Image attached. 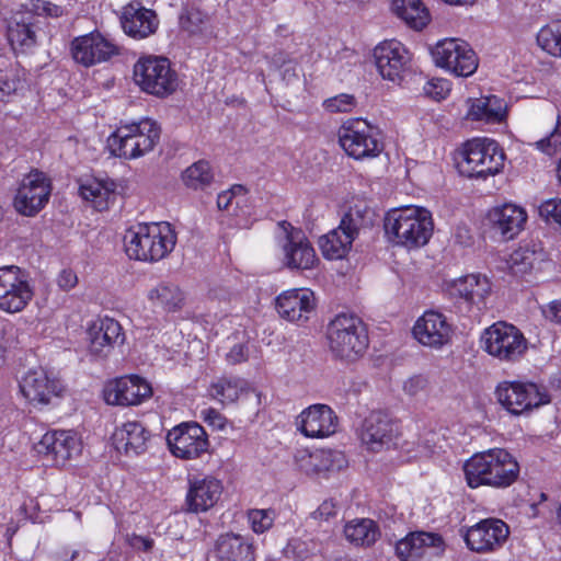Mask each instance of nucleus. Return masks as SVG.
I'll return each instance as SVG.
<instances>
[{
  "instance_id": "36",
  "label": "nucleus",
  "mask_w": 561,
  "mask_h": 561,
  "mask_svg": "<svg viewBox=\"0 0 561 561\" xmlns=\"http://www.w3.org/2000/svg\"><path fill=\"white\" fill-rule=\"evenodd\" d=\"M148 300L154 308L165 312H175L184 306L185 296L178 285L160 283L148 291Z\"/></svg>"
},
{
  "instance_id": "2",
  "label": "nucleus",
  "mask_w": 561,
  "mask_h": 561,
  "mask_svg": "<svg viewBox=\"0 0 561 561\" xmlns=\"http://www.w3.org/2000/svg\"><path fill=\"white\" fill-rule=\"evenodd\" d=\"M434 230L432 214L414 205L391 209L385 218L389 240L407 249L421 248L430 241Z\"/></svg>"
},
{
  "instance_id": "16",
  "label": "nucleus",
  "mask_w": 561,
  "mask_h": 561,
  "mask_svg": "<svg viewBox=\"0 0 561 561\" xmlns=\"http://www.w3.org/2000/svg\"><path fill=\"white\" fill-rule=\"evenodd\" d=\"M51 186L49 180L43 172L37 170L25 175L14 197L15 210L27 217L39 213L48 203Z\"/></svg>"
},
{
  "instance_id": "25",
  "label": "nucleus",
  "mask_w": 561,
  "mask_h": 561,
  "mask_svg": "<svg viewBox=\"0 0 561 561\" xmlns=\"http://www.w3.org/2000/svg\"><path fill=\"white\" fill-rule=\"evenodd\" d=\"M399 434L398 424L387 414L373 412L363 424L362 442L371 451H380L397 445Z\"/></svg>"
},
{
  "instance_id": "49",
  "label": "nucleus",
  "mask_w": 561,
  "mask_h": 561,
  "mask_svg": "<svg viewBox=\"0 0 561 561\" xmlns=\"http://www.w3.org/2000/svg\"><path fill=\"white\" fill-rule=\"evenodd\" d=\"M248 190L241 184H234L229 190L224 191L217 196V207L219 210H229L236 199L237 206L245 201Z\"/></svg>"
},
{
  "instance_id": "55",
  "label": "nucleus",
  "mask_w": 561,
  "mask_h": 561,
  "mask_svg": "<svg viewBox=\"0 0 561 561\" xmlns=\"http://www.w3.org/2000/svg\"><path fill=\"white\" fill-rule=\"evenodd\" d=\"M248 357H249L248 347L242 343L233 345L230 348V351L226 354V359L231 365H237V364L243 363V362L248 360Z\"/></svg>"
},
{
  "instance_id": "12",
  "label": "nucleus",
  "mask_w": 561,
  "mask_h": 561,
  "mask_svg": "<svg viewBox=\"0 0 561 561\" xmlns=\"http://www.w3.org/2000/svg\"><path fill=\"white\" fill-rule=\"evenodd\" d=\"M278 225L284 231L279 241L283 265L290 271L312 270L319 259L304 231L285 220Z\"/></svg>"
},
{
  "instance_id": "34",
  "label": "nucleus",
  "mask_w": 561,
  "mask_h": 561,
  "mask_svg": "<svg viewBox=\"0 0 561 561\" xmlns=\"http://www.w3.org/2000/svg\"><path fill=\"white\" fill-rule=\"evenodd\" d=\"M209 396L222 404H231L254 393L260 401V393L243 378L222 376L214 380L208 388Z\"/></svg>"
},
{
  "instance_id": "48",
  "label": "nucleus",
  "mask_w": 561,
  "mask_h": 561,
  "mask_svg": "<svg viewBox=\"0 0 561 561\" xmlns=\"http://www.w3.org/2000/svg\"><path fill=\"white\" fill-rule=\"evenodd\" d=\"M451 83L447 79L435 78L427 81L423 87V93L433 102H442L450 93Z\"/></svg>"
},
{
  "instance_id": "29",
  "label": "nucleus",
  "mask_w": 561,
  "mask_h": 561,
  "mask_svg": "<svg viewBox=\"0 0 561 561\" xmlns=\"http://www.w3.org/2000/svg\"><path fill=\"white\" fill-rule=\"evenodd\" d=\"M222 490L221 481L215 477L205 476L190 479L186 494L187 511L192 513L207 512L216 505Z\"/></svg>"
},
{
  "instance_id": "38",
  "label": "nucleus",
  "mask_w": 561,
  "mask_h": 561,
  "mask_svg": "<svg viewBox=\"0 0 561 561\" xmlns=\"http://www.w3.org/2000/svg\"><path fill=\"white\" fill-rule=\"evenodd\" d=\"M307 465L301 467L308 473H321L325 471L341 470L346 466V459L342 451L333 449H319L306 458Z\"/></svg>"
},
{
  "instance_id": "23",
  "label": "nucleus",
  "mask_w": 561,
  "mask_h": 561,
  "mask_svg": "<svg viewBox=\"0 0 561 561\" xmlns=\"http://www.w3.org/2000/svg\"><path fill=\"white\" fill-rule=\"evenodd\" d=\"M90 353L99 357H107L116 346L125 342V333L118 321L113 318H100L88 329Z\"/></svg>"
},
{
  "instance_id": "13",
  "label": "nucleus",
  "mask_w": 561,
  "mask_h": 561,
  "mask_svg": "<svg viewBox=\"0 0 561 561\" xmlns=\"http://www.w3.org/2000/svg\"><path fill=\"white\" fill-rule=\"evenodd\" d=\"M435 65L445 68L457 77H469L478 68V57L468 43L457 38H446L432 50Z\"/></svg>"
},
{
  "instance_id": "10",
  "label": "nucleus",
  "mask_w": 561,
  "mask_h": 561,
  "mask_svg": "<svg viewBox=\"0 0 561 561\" xmlns=\"http://www.w3.org/2000/svg\"><path fill=\"white\" fill-rule=\"evenodd\" d=\"M337 136L345 153L356 160L375 158L382 151L377 129L365 119H347L339 128Z\"/></svg>"
},
{
  "instance_id": "40",
  "label": "nucleus",
  "mask_w": 561,
  "mask_h": 561,
  "mask_svg": "<svg viewBox=\"0 0 561 561\" xmlns=\"http://www.w3.org/2000/svg\"><path fill=\"white\" fill-rule=\"evenodd\" d=\"M182 181L187 188L205 191L214 182V171L206 160H198L182 172Z\"/></svg>"
},
{
  "instance_id": "17",
  "label": "nucleus",
  "mask_w": 561,
  "mask_h": 561,
  "mask_svg": "<svg viewBox=\"0 0 561 561\" xmlns=\"http://www.w3.org/2000/svg\"><path fill=\"white\" fill-rule=\"evenodd\" d=\"M510 536V527L499 518H485L467 528L463 540L478 553L493 552L501 548Z\"/></svg>"
},
{
  "instance_id": "35",
  "label": "nucleus",
  "mask_w": 561,
  "mask_h": 561,
  "mask_svg": "<svg viewBox=\"0 0 561 561\" xmlns=\"http://www.w3.org/2000/svg\"><path fill=\"white\" fill-rule=\"evenodd\" d=\"M392 11L416 31L423 30L431 20L430 12L421 0H392Z\"/></svg>"
},
{
  "instance_id": "58",
  "label": "nucleus",
  "mask_w": 561,
  "mask_h": 561,
  "mask_svg": "<svg viewBox=\"0 0 561 561\" xmlns=\"http://www.w3.org/2000/svg\"><path fill=\"white\" fill-rule=\"evenodd\" d=\"M77 274L69 268L62 270L57 277V284L59 288L66 291L72 289L77 285Z\"/></svg>"
},
{
  "instance_id": "60",
  "label": "nucleus",
  "mask_w": 561,
  "mask_h": 561,
  "mask_svg": "<svg viewBox=\"0 0 561 561\" xmlns=\"http://www.w3.org/2000/svg\"><path fill=\"white\" fill-rule=\"evenodd\" d=\"M87 553L80 550L70 551L68 548H64L58 552L60 561H80L81 557H85Z\"/></svg>"
},
{
  "instance_id": "1",
  "label": "nucleus",
  "mask_w": 561,
  "mask_h": 561,
  "mask_svg": "<svg viewBox=\"0 0 561 561\" xmlns=\"http://www.w3.org/2000/svg\"><path fill=\"white\" fill-rule=\"evenodd\" d=\"M465 480L470 489L491 486L504 489L518 478L517 460L503 448L476 453L462 466Z\"/></svg>"
},
{
  "instance_id": "19",
  "label": "nucleus",
  "mask_w": 561,
  "mask_h": 561,
  "mask_svg": "<svg viewBox=\"0 0 561 561\" xmlns=\"http://www.w3.org/2000/svg\"><path fill=\"white\" fill-rule=\"evenodd\" d=\"M296 426L305 437L327 438L336 433L339 417L330 405L316 403L299 413Z\"/></svg>"
},
{
  "instance_id": "31",
  "label": "nucleus",
  "mask_w": 561,
  "mask_h": 561,
  "mask_svg": "<svg viewBox=\"0 0 561 561\" xmlns=\"http://www.w3.org/2000/svg\"><path fill=\"white\" fill-rule=\"evenodd\" d=\"M113 439L118 451L138 456L148 449L151 433L141 422L128 421L115 430Z\"/></svg>"
},
{
  "instance_id": "26",
  "label": "nucleus",
  "mask_w": 561,
  "mask_h": 561,
  "mask_svg": "<svg viewBox=\"0 0 561 561\" xmlns=\"http://www.w3.org/2000/svg\"><path fill=\"white\" fill-rule=\"evenodd\" d=\"M119 20L125 34L135 39L149 37L159 26L157 13L144 7L140 1H131L124 5Z\"/></svg>"
},
{
  "instance_id": "9",
  "label": "nucleus",
  "mask_w": 561,
  "mask_h": 561,
  "mask_svg": "<svg viewBox=\"0 0 561 561\" xmlns=\"http://www.w3.org/2000/svg\"><path fill=\"white\" fill-rule=\"evenodd\" d=\"M499 404L512 415H522L549 402L547 392L535 382L504 380L494 391Z\"/></svg>"
},
{
  "instance_id": "5",
  "label": "nucleus",
  "mask_w": 561,
  "mask_h": 561,
  "mask_svg": "<svg viewBox=\"0 0 561 561\" xmlns=\"http://www.w3.org/2000/svg\"><path fill=\"white\" fill-rule=\"evenodd\" d=\"M160 127L146 118L118 127L108 138L107 148L112 156L133 160L150 152L160 139Z\"/></svg>"
},
{
  "instance_id": "57",
  "label": "nucleus",
  "mask_w": 561,
  "mask_h": 561,
  "mask_svg": "<svg viewBox=\"0 0 561 561\" xmlns=\"http://www.w3.org/2000/svg\"><path fill=\"white\" fill-rule=\"evenodd\" d=\"M543 317L557 324H561V299L553 300L541 308Z\"/></svg>"
},
{
  "instance_id": "7",
  "label": "nucleus",
  "mask_w": 561,
  "mask_h": 561,
  "mask_svg": "<svg viewBox=\"0 0 561 561\" xmlns=\"http://www.w3.org/2000/svg\"><path fill=\"white\" fill-rule=\"evenodd\" d=\"M481 347L500 362L516 363L526 354L528 341L518 328L499 321L482 332Z\"/></svg>"
},
{
  "instance_id": "30",
  "label": "nucleus",
  "mask_w": 561,
  "mask_h": 561,
  "mask_svg": "<svg viewBox=\"0 0 561 561\" xmlns=\"http://www.w3.org/2000/svg\"><path fill=\"white\" fill-rule=\"evenodd\" d=\"M491 291V285L485 276L470 274L455 279L449 286L450 296L458 302H463L468 309L476 306L481 309Z\"/></svg>"
},
{
  "instance_id": "42",
  "label": "nucleus",
  "mask_w": 561,
  "mask_h": 561,
  "mask_svg": "<svg viewBox=\"0 0 561 561\" xmlns=\"http://www.w3.org/2000/svg\"><path fill=\"white\" fill-rule=\"evenodd\" d=\"M80 194L85 201L91 202L99 211L106 209L110 199L114 198V190L98 181L81 185Z\"/></svg>"
},
{
  "instance_id": "11",
  "label": "nucleus",
  "mask_w": 561,
  "mask_h": 561,
  "mask_svg": "<svg viewBox=\"0 0 561 561\" xmlns=\"http://www.w3.org/2000/svg\"><path fill=\"white\" fill-rule=\"evenodd\" d=\"M28 274L19 266L0 267V310L5 313L23 311L34 297Z\"/></svg>"
},
{
  "instance_id": "14",
  "label": "nucleus",
  "mask_w": 561,
  "mask_h": 561,
  "mask_svg": "<svg viewBox=\"0 0 561 561\" xmlns=\"http://www.w3.org/2000/svg\"><path fill=\"white\" fill-rule=\"evenodd\" d=\"M35 450L45 461L64 466L81 454L82 442L71 430H53L42 436Z\"/></svg>"
},
{
  "instance_id": "46",
  "label": "nucleus",
  "mask_w": 561,
  "mask_h": 561,
  "mask_svg": "<svg viewBox=\"0 0 561 561\" xmlns=\"http://www.w3.org/2000/svg\"><path fill=\"white\" fill-rule=\"evenodd\" d=\"M208 23L207 14L196 8L186 9L180 15V25L182 30L190 34H199L206 28Z\"/></svg>"
},
{
  "instance_id": "63",
  "label": "nucleus",
  "mask_w": 561,
  "mask_h": 561,
  "mask_svg": "<svg viewBox=\"0 0 561 561\" xmlns=\"http://www.w3.org/2000/svg\"><path fill=\"white\" fill-rule=\"evenodd\" d=\"M444 2L453 5H467L473 4L477 0H443Z\"/></svg>"
},
{
  "instance_id": "18",
  "label": "nucleus",
  "mask_w": 561,
  "mask_h": 561,
  "mask_svg": "<svg viewBox=\"0 0 561 561\" xmlns=\"http://www.w3.org/2000/svg\"><path fill=\"white\" fill-rule=\"evenodd\" d=\"M71 54L77 62L90 67L118 55L119 47L100 32H91L71 42Z\"/></svg>"
},
{
  "instance_id": "27",
  "label": "nucleus",
  "mask_w": 561,
  "mask_h": 561,
  "mask_svg": "<svg viewBox=\"0 0 561 561\" xmlns=\"http://www.w3.org/2000/svg\"><path fill=\"white\" fill-rule=\"evenodd\" d=\"M23 397L33 404H49L53 398L60 397L64 386L43 369L30 370L20 382Z\"/></svg>"
},
{
  "instance_id": "50",
  "label": "nucleus",
  "mask_w": 561,
  "mask_h": 561,
  "mask_svg": "<svg viewBox=\"0 0 561 561\" xmlns=\"http://www.w3.org/2000/svg\"><path fill=\"white\" fill-rule=\"evenodd\" d=\"M536 147L551 156L561 148V116L557 115V124L553 131L546 138H542L536 142Z\"/></svg>"
},
{
  "instance_id": "22",
  "label": "nucleus",
  "mask_w": 561,
  "mask_h": 561,
  "mask_svg": "<svg viewBox=\"0 0 561 561\" xmlns=\"http://www.w3.org/2000/svg\"><path fill=\"white\" fill-rule=\"evenodd\" d=\"M278 316L293 323L304 324L316 308V298L308 288L284 290L275 299Z\"/></svg>"
},
{
  "instance_id": "56",
  "label": "nucleus",
  "mask_w": 561,
  "mask_h": 561,
  "mask_svg": "<svg viewBox=\"0 0 561 561\" xmlns=\"http://www.w3.org/2000/svg\"><path fill=\"white\" fill-rule=\"evenodd\" d=\"M426 386L427 379L422 375H415L404 382L403 389L408 394L415 396L423 391Z\"/></svg>"
},
{
  "instance_id": "62",
  "label": "nucleus",
  "mask_w": 561,
  "mask_h": 561,
  "mask_svg": "<svg viewBox=\"0 0 561 561\" xmlns=\"http://www.w3.org/2000/svg\"><path fill=\"white\" fill-rule=\"evenodd\" d=\"M354 102V96L351 94L342 93L340 95L329 98L323 102V105H351Z\"/></svg>"
},
{
  "instance_id": "33",
  "label": "nucleus",
  "mask_w": 561,
  "mask_h": 561,
  "mask_svg": "<svg viewBox=\"0 0 561 561\" xmlns=\"http://www.w3.org/2000/svg\"><path fill=\"white\" fill-rule=\"evenodd\" d=\"M492 228L505 239H513L522 231L527 220L524 208L514 204H504L492 208L488 214Z\"/></svg>"
},
{
  "instance_id": "53",
  "label": "nucleus",
  "mask_w": 561,
  "mask_h": 561,
  "mask_svg": "<svg viewBox=\"0 0 561 561\" xmlns=\"http://www.w3.org/2000/svg\"><path fill=\"white\" fill-rule=\"evenodd\" d=\"M202 419L205 423L208 425L217 428V430H224L227 423L226 417L218 412L216 409L208 408L204 409L202 412Z\"/></svg>"
},
{
  "instance_id": "6",
  "label": "nucleus",
  "mask_w": 561,
  "mask_h": 561,
  "mask_svg": "<svg viewBox=\"0 0 561 561\" xmlns=\"http://www.w3.org/2000/svg\"><path fill=\"white\" fill-rule=\"evenodd\" d=\"M134 80L144 92L160 99L174 94L181 83L170 60L161 56L139 58L134 66Z\"/></svg>"
},
{
  "instance_id": "15",
  "label": "nucleus",
  "mask_w": 561,
  "mask_h": 561,
  "mask_svg": "<svg viewBox=\"0 0 561 561\" xmlns=\"http://www.w3.org/2000/svg\"><path fill=\"white\" fill-rule=\"evenodd\" d=\"M167 443L173 456L185 460L201 457L209 447L207 433L195 422L174 426L168 432Z\"/></svg>"
},
{
  "instance_id": "4",
  "label": "nucleus",
  "mask_w": 561,
  "mask_h": 561,
  "mask_svg": "<svg viewBox=\"0 0 561 561\" xmlns=\"http://www.w3.org/2000/svg\"><path fill=\"white\" fill-rule=\"evenodd\" d=\"M329 348L341 360L353 363L368 348L369 337L363 320L353 313H339L327 328Z\"/></svg>"
},
{
  "instance_id": "44",
  "label": "nucleus",
  "mask_w": 561,
  "mask_h": 561,
  "mask_svg": "<svg viewBox=\"0 0 561 561\" xmlns=\"http://www.w3.org/2000/svg\"><path fill=\"white\" fill-rule=\"evenodd\" d=\"M7 36L14 50L23 51L35 44V32L24 22L10 23Z\"/></svg>"
},
{
  "instance_id": "59",
  "label": "nucleus",
  "mask_w": 561,
  "mask_h": 561,
  "mask_svg": "<svg viewBox=\"0 0 561 561\" xmlns=\"http://www.w3.org/2000/svg\"><path fill=\"white\" fill-rule=\"evenodd\" d=\"M15 91V83L7 78L0 77V102H8L5 96H9Z\"/></svg>"
},
{
  "instance_id": "64",
  "label": "nucleus",
  "mask_w": 561,
  "mask_h": 561,
  "mask_svg": "<svg viewBox=\"0 0 561 561\" xmlns=\"http://www.w3.org/2000/svg\"><path fill=\"white\" fill-rule=\"evenodd\" d=\"M138 540L141 542L142 545V549L145 551H149L151 550L152 546H153V541L149 538H144V537H139Z\"/></svg>"
},
{
  "instance_id": "21",
  "label": "nucleus",
  "mask_w": 561,
  "mask_h": 561,
  "mask_svg": "<svg viewBox=\"0 0 561 561\" xmlns=\"http://www.w3.org/2000/svg\"><path fill=\"white\" fill-rule=\"evenodd\" d=\"M152 393L150 385L139 376H126L107 382L103 397L111 405H137Z\"/></svg>"
},
{
  "instance_id": "52",
  "label": "nucleus",
  "mask_w": 561,
  "mask_h": 561,
  "mask_svg": "<svg viewBox=\"0 0 561 561\" xmlns=\"http://www.w3.org/2000/svg\"><path fill=\"white\" fill-rule=\"evenodd\" d=\"M31 10L37 15L51 18H58L64 13V9L60 5L46 0H31Z\"/></svg>"
},
{
  "instance_id": "47",
  "label": "nucleus",
  "mask_w": 561,
  "mask_h": 561,
  "mask_svg": "<svg viewBox=\"0 0 561 561\" xmlns=\"http://www.w3.org/2000/svg\"><path fill=\"white\" fill-rule=\"evenodd\" d=\"M508 107H470L467 118L485 124H500L506 119Z\"/></svg>"
},
{
  "instance_id": "8",
  "label": "nucleus",
  "mask_w": 561,
  "mask_h": 561,
  "mask_svg": "<svg viewBox=\"0 0 561 561\" xmlns=\"http://www.w3.org/2000/svg\"><path fill=\"white\" fill-rule=\"evenodd\" d=\"M461 173L468 178L485 179L499 173L504 165V152L495 140L474 138L462 149Z\"/></svg>"
},
{
  "instance_id": "20",
  "label": "nucleus",
  "mask_w": 561,
  "mask_h": 561,
  "mask_svg": "<svg viewBox=\"0 0 561 561\" xmlns=\"http://www.w3.org/2000/svg\"><path fill=\"white\" fill-rule=\"evenodd\" d=\"M453 332V324L445 314L436 310L425 311L412 329L413 336L420 344L436 350L450 342Z\"/></svg>"
},
{
  "instance_id": "24",
  "label": "nucleus",
  "mask_w": 561,
  "mask_h": 561,
  "mask_svg": "<svg viewBox=\"0 0 561 561\" xmlns=\"http://www.w3.org/2000/svg\"><path fill=\"white\" fill-rule=\"evenodd\" d=\"M374 57L381 77L393 82L401 80L411 59L407 48L396 39L376 46Z\"/></svg>"
},
{
  "instance_id": "37",
  "label": "nucleus",
  "mask_w": 561,
  "mask_h": 561,
  "mask_svg": "<svg viewBox=\"0 0 561 561\" xmlns=\"http://www.w3.org/2000/svg\"><path fill=\"white\" fill-rule=\"evenodd\" d=\"M354 240L355 238L352 237L351 232H347L343 227L339 226L322 236L319 244L324 257L329 260H341L348 253Z\"/></svg>"
},
{
  "instance_id": "39",
  "label": "nucleus",
  "mask_w": 561,
  "mask_h": 561,
  "mask_svg": "<svg viewBox=\"0 0 561 561\" xmlns=\"http://www.w3.org/2000/svg\"><path fill=\"white\" fill-rule=\"evenodd\" d=\"M345 538L355 546L369 547L380 536L378 525L369 518H356L344 526Z\"/></svg>"
},
{
  "instance_id": "45",
  "label": "nucleus",
  "mask_w": 561,
  "mask_h": 561,
  "mask_svg": "<svg viewBox=\"0 0 561 561\" xmlns=\"http://www.w3.org/2000/svg\"><path fill=\"white\" fill-rule=\"evenodd\" d=\"M276 512L272 508H251L247 512V520L253 533L261 535L270 530L275 522Z\"/></svg>"
},
{
  "instance_id": "41",
  "label": "nucleus",
  "mask_w": 561,
  "mask_h": 561,
  "mask_svg": "<svg viewBox=\"0 0 561 561\" xmlns=\"http://www.w3.org/2000/svg\"><path fill=\"white\" fill-rule=\"evenodd\" d=\"M375 214L365 203L354 204L348 208L341 219L340 226L352 237L356 238L360 229L370 227L374 222Z\"/></svg>"
},
{
  "instance_id": "54",
  "label": "nucleus",
  "mask_w": 561,
  "mask_h": 561,
  "mask_svg": "<svg viewBox=\"0 0 561 561\" xmlns=\"http://www.w3.org/2000/svg\"><path fill=\"white\" fill-rule=\"evenodd\" d=\"M336 514V503L333 500L323 501L319 507L311 514V518L328 520Z\"/></svg>"
},
{
  "instance_id": "32",
  "label": "nucleus",
  "mask_w": 561,
  "mask_h": 561,
  "mask_svg": "<svg viewBox=\"0 0 561 561\" xmlns=\"http://www.w3.org/2000/svg\"><path fill=\"white\" fill-rule=\"evenodd\" d=\"M254 552L252 539L240 534H221L215 542L218 561H254Z\"/></svg>"
},
{
  "instance_id": "51",
  "label": "nucleus",
  "mask_w": 561,
  "mask_h": 561,
  "mask_svg": "<svg viewBox=\"0 0 561 561\" xmlns=\"http://www.w3.org/2000/svg\"><path fill=\"white\" fill-rule=\"evenodd\" d=\"M538 211L546 222L557 224L561 227V198H549L542 202Z\"/></svg>"
},
{
  "instance_id": "28",
  "label": "nucleus",
  "mask_w": 561,
  "mask_h": 561,
  "mask_svg": "<svg viewBox=\"0 0 561 561\" xmlns=\"http://www.w3.org/2000/svg\"><path fill=\"white\" fill-rule=\"evenodd\" d=\"M443 550V537L427 531H412L396 545V553L401 561H417L425 556H437Z\"/></svg>"
},
{
  "instance_id": "43",
  "label": "nucleus",
  "mask_w": 561,
  "mask_h": 561,
  "mask_svg": "<svg viewBox=\"0 0 561 561\" xmlns=\"http://www.w3.org/2000/svg\"><path fill=\"white\" fill-rule=\"evenodd\" d=\"M537 43L551 56L561 57V20L541 27L537 34Z\"/></svg>"
},
{
  "instance_id": "3",
  "label": "nucleus",
  "mask_w": 561,
  "mask_h": 561,
  "mask_svg": "<svg viewBox=\"0 0 561 561\" xmlns=\"http://www.w3.org/2000/svg\"><path fill=\"white\" fill-rule=\"evenodd\" d=\"M124 244L130 259L157 262L173 251L176 233L165 221L137 224L126 231Z\"/></svg>"
},
{
  "instance_id": "61",
  "label": "nucleus",
  "mask_w": 561,
  "mask_h": 561,
  "mask_svg": "<svg viewBox=\"0 0 561 561\" xmlns=\"http://www.w3.org/2000/svg\"><path fill=\"white\" fill-rule=\"evenodd\" d=\"M469 101H473L471 103V105H485V106L500 105V103L502 102V100H500L494 94L481 95V98H479V99L469 98Z\"/></svg>"
}]
</instances>
